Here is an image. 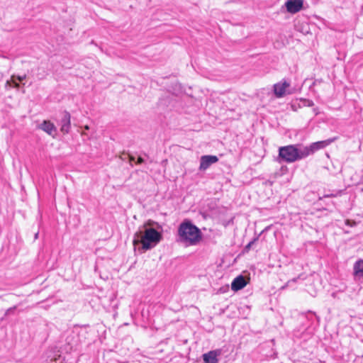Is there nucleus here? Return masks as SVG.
Instances as JSON below:
<instances>
[{
    "label": "nucleus",
    "instance_id": "obj_1",
    "mask_svg": "<svg viewBox=\"0 0 363 363\" xmlns=\"http://www.w3.org/2000/svg\"><path fill=\"white\" fill-rule=\"evenodd\" d=\"M335 140V138L321 140L303 147L300 144L289 145L279 148V162L292 163L313 155L316 151L323 149Z\"/></svg>",
    "mask_w": 363,
    "mask_h": 363
},
{
    "label": "nucleus",
    "instance_id": "obj_2",
    "mask_svg": "<svg viewBox=\"0 0 363 363\" xmlns=\"http://www.w3.org/2000/svg\"><path fill=\"white\" fill-rule=\"evenodd\" d=\"M147 224L140 226L134 234L133 243L134 246L141 245L142 250L147 251L155 247L161 240L162 235L156 229L147 228Z\"/></svg>",
    "mask_w": 363,
    "mask_h": 363
},
{
    "label": "nucleus",
    "instance_id": "obj_3",
    "mask_svg": "<svg viewBox=\"0 0 363 363\" xmlns=\"http://www.w3.org/2000/svg\"><path fill=\"white\" fill-rule=\"evenodd\" d=\"M178 241L186 245H196L202 239L201 230L190 220H184L178 228Z\"/></svg>",
    "mask_w": 363,
    "mask_h": 363
},
{
    "label": "nucleus",
    "instance_id": "obj_4",
    "mask_svg": "<svg viewBox=\"0 0 363 363\" xmlns=\"http://www.w3.org/2000/svg\"><path fill=\"white\" fill-rule=\"evenodd\" d=\"M284 6L286 7V9L287 12L294 14L298 12H299L302 9L303 6V0H287Z\"/></svg>",
    "mask_w": 363,
    "mask_h": 363
},
{
    "label": "nucleus",
    "instance_id": "obj_5",
    "mask_svg": "<svg viewBox=\"0 0 363 363\" xmlns=\"http://www.w3.org/2000/svg\"><path fill=\"white\" fill-rule=\"evenodd\" d=\"M218 158L216 155H203L200 159L199 169L204 171L207 169L211 164L217 162Z\"/></svg>",
    "mask_w": 363,
    "mask_h": 363
},
{
    "label": "nucleus",
    "instance_id": "obj_6",
    "mask_svg": "<svg viewBox=\"0 0 363 363\" xmlns=\"http://www.w3.org/2000/svg\"><path fill=\"white\" fill-rule=\"evenodd\" d=\"M71 116L69 112L63 111L61 114L60 125L61 131L63 133H68L71 128Z\"/></svg>",
    "mask_w": 363,
    "mask_h": 363
},
{
    "label": "nucleus",
    "instance_id": "obj_7",
    "mask_svg": "<svg viewBox=\"0 0 363 363\" xmlns=\"http://www.w3.org/2000/svg\"><path fill=\"white\" fill-rule=\"evenodd\" d=\"M39 128L52 138H54L57 133V128L50 121H43V122L39 125Z\"/></svg>",
    "mask_w": 363,
    "mask_h": 363
},
{
    "label": "nucleus",
    "instance_id": "obj_8",
    "mask_svg": "<svg viewBox=\"0 0 363 363\" xmlns=\"http://www.w3.org/2000/svg\"><path fill=\"white\" fill-rule=\"evenodd\" d=\"M290 84L286 81L279 82L274 85V93L277 98H281L286 94V88L289 87Z\"/></svg>",
    "mask_w": 363,
    "mask_h": 363
},
{
    "label": "nucleus",
    "instance_id": "obj_9",
    "mask_svg": "<svg viewBox=\"0 0 363 363\" xmlns=\"http://www.w3.org/2000/svg\"><path fill=\"white\" fill-rule=\"evenodd\" d=\"M247 285V281L243 276L240 275L235 278L231 283L232 290L237 291L243 289Z\"/></svg>",
    "mask_w": 363,
    "mask_h": 363
},
{
    "label": "nucleus",
    "instance_id": "obj_10",
    "mask_svg": "<svg viewBox=\"0 0 363 363\" xmlns=\"http://www.w3.org/2000/svg\"><path fill=\"white\" fill-rule=\"evenodd\" d=\"M220 354V352L217 350L210 351L203 354L204 363H217V357Z\"/></svg>",
    "mask_w": 363,
    "mask_h": 363
},
{
    "label": "nucleus",
    "instance_id": "obj_11",
    "mask_svg": "<svg viewBox=\"0 0 363 363\" xmlns=\"http://www.w3.org/2000/svg\"><path fill=\"white\" fill-rule=\"evenodd\" d=\"M354 276L357 278H363V259H358L353 266Z\"/></svg>",
    "mask_w": 363,
    "mask_h": 363
},
{
    "label": "nucleus",
    "instance_id": "obj_12",
    "mask_svg": "<svg viewBox=\"0 0 363 363\" xmlns=\"http://www.w3.org/2000/svg\"><path fill=\"white\" fill-rule=\"evenodd\" d=\"M258 240V237L254 238L252 241H250L245 247L244 252H248L252 248V245Z\"/></svg>",
    "mask_w": 363,
    "mask_h": 363
},
{
    "label": "nucleus",
    "instance_id": "obj_13",
    "mask_svg": "<svg viewBox=\"0 0 363 363\" xmlns=\"http://www.w3.org/2000/svg\"><path fill=\"white\" fill-rule=\"evenodd\" d=\"M345 225L350 226V227H354V226L357 225V222H355L354 220H350L349 219H347L345 220Z\"/></svg>",
    "mask_w": 363,
    "mask_h": 363
},
{
    "label": "nucleus",
    "instance_id": "obj_14",
    "mask_svg": "<svg viewBox=\"0 0 363 363\" xmlns=\"http://www.w3.org/2000/svg\"><path fill=\"white\" fill-rule=\"evenodd\" d=\"M298 279V277L294 278V279H292L289 280V281L287 282L286 285H289V284H290L291 283H292V282H296Z\"/></svg>",
    "mask_w": 363,
    "mask_h": 363
},
{
    "label": "nucleus",
    "instance_id": "obj_15",
    "mask_svg": "<svg viewBox=\"0 0 363 363\" xmlns=\"http://www.w3.org/2000/svg\"><path fill=\"white\" fill-rule=\"evenodd\" d=\"M144 162V159L141 157H139L137 160V164H142Z\"/></svg>",
    "mask_w": 363,
    "mask_h": 363
},
{
    "label": "nucleus",
    "instance_id": "obj_16",
    "mask_svg": "<svg viewBox=\"0 0 363 363\" xmlns=\"http://www.w3.org/2000/svg\"><path fill=\"white\" fill-rule=\"evenodd\" d=\"M308 106H313V102L312 101H308Z\"/></svg>",
    "mask_w": 363,
    "mask_h": 363
},
{
    "label": "nucleus",
    "instance_id": "obj_17",
    "mask_svg": "<svg viewBox=\"0 0 363 363\" xmlns=\"http://www.w3.org/2000/svg\"><path fill=\"white\" fill-rule=\"evenodd\" d=\"M38 234H39V233H38V232H37V233H35V236H34V238H35V239H37V238H38Z\"/></svg>",
    "mask_w": 363,
    "mask_h": 363
},
{
    "label": "nucleus",
    "instance_id": "obj_18",
    "mask_svg": "<svg viewBox=\"0 0 363 363\" xmlns=\"http://www.w3.org/2000/svg\"><path fill=\"white\" fill-rule=\"evenodd\" d=\"M15 309V308H9L8 311H7V313H10L11 311H13Z\"/></svg>",
    "mask_w": 363,
    "mask_h": 363
},
{
    "label": "nucleus",
    "instance_id": "obj_19",
    "mask_svg": "<svg viewBox=\"0 0 363 363\" xmlns=\"http://www.w3.org/2000/svg\"><path fill=\"white\" fill-rule=\"evenodd\" d=\"M334 195L333 194H330V195H324L323 197H330V196H333Z\"/></svg>",
    "mask_w": 363,
    "mask_h": 363
},
{
    "label": "nucleus",
    "instance_id": "obj_20",
    "mask_svg": "<svg viewBox=\"0 0 363 363\" xmlns=\"http://www.w3.org/2000/svg\"><path fill=\"white\" fill-rule=\"evenodd\" d=\"M134 160H135V158L133 157H132V156L130 157V162L134 161Z\"/></svg>",
    "mask_w": 363,
    "mask_h": 363
},
{
    "label": "nucleus",
    "instance_id": "obj_21",
    "mask_svg": "<svg viewBox=\"0 0 363 363\" xmlns=\"http://www.w3.org/2000/svg\"><path fill=\"white\" fill-rule=\"evenodd\" d=\"M18 79H19L20 82H21L23 80V77H19Z\"/></svg>",
    "mask_w": 363,
    "mask_h": 363
}]
</instances>
